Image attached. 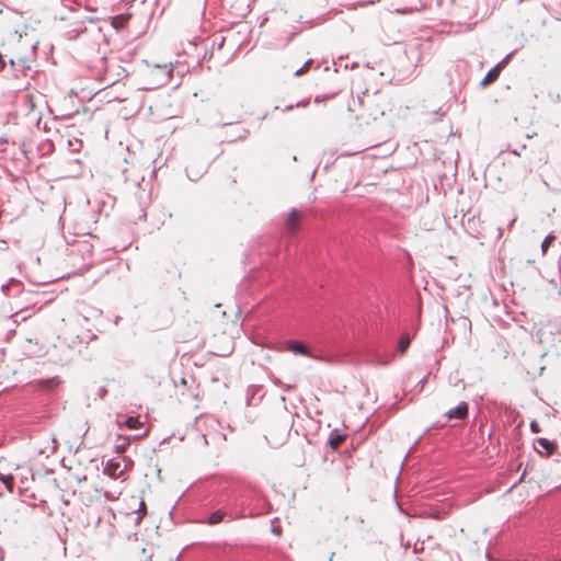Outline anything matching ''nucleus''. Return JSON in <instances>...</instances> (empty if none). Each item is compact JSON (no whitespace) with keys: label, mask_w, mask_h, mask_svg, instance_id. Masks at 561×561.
Segmentation results:
<instances>
[{"label":"nucleus","mask_w":561,"mask_h":561,"mask_svg":"<svg viewBox=\"0 0 561 561\" xmlns=\"http://www.w3.org/2000/svg\"><path fill=\"white\" fill-rule=\"evenodd\" d=\"M173 72L172 64H163V65H153L148 68L146 73L148 85L145 87L146 90L157 89L167 84L170 81V78Z\"/></svg>","instance_id":"f257e3e1"},{"label":"nucleus","mask_w":561,"mask_h":561,"mask_svg":"<svg viewBox=\"0 0 561 561\" xmlns=\"http://www.w3.org/2000/svg\"><path fill=\"white\" fill-rule=\"evenodd\" d=\"M123 461L124 459L121 457L107 460L104 465L103 472L112 479L122 478L126 470V465L123 466Z\"/></svg>","instance_id":"f03ea898"},{"label":"nucleus","mask_w":561,"mask_h":561,"mask_svg":"<svg viewBox=\"0 0 561 561\" xmlns=\"http://www.w3.org/2000/svg\"><path fill=\"white\" fill-rule=\"evenodd\" d=\"M286 347L288 351L293 352L296 355H302L311 358H317L312 356L306 344L296 340H289L286 342Z\"/></svg>","instance_id":"7ed1b4c3"},{"label":"nucleus","mask_w":561,"mask_h":561,"mask_svg":"<svg viewBox=\"0 0 561 561\" xmlns=\"http://www.w3.org/2000/svg\"><path fill=\"white\" fill-rule=\"evenodd\" d=\"M300 213L293 208L288 215V218L285 222V228L287 230L288 233L290 234H295L298 230V227H299V221H300Z\"/></svg>","instance_id":"20e7f679"},{"label":"nucleus","mask_w":561,"mask_h":561,"mask_svg":"<svg viewBox=\"0 0 561 561\" xmlns=\"http://www.w3.org/2000/svg\"><path fill=\"white\" fill-rule=\"evenodd\" d=\"M535 447L539 454L546 456L552 455L556 449L554 443L543 437L535 440Z\"/></svg>","instance_id":"39448f33"},{"label":"nucleus","mask_w":561,"mask_h":561,"mask_svg":"<svg viewBox=\"0 0 561 561\" xmlns=\"http://www.w3.org/2000/svg\"><path fill=\"white\" fill-rule=\"evenodd\" d=\"M468 415V404L467 402L462 401L460 402L456 408L448 410L445 413V416L447 419H457V420H463Z\"/></svg>","instance_id":"423d86ee"},{"label":"nucleus","mask_w":561,"mask_h":561,"mask_svg":"<svg viewBox=\"0 0 561 561\" xmlns=\"http://www.w3.org/2000/svg\"><path fill=\"white\" fill-rule=\"evenodd\" d=\"M345 435L341 434L337 430H333L329 436V445L332 449H337L344 442Z\"/></svg>","instance_id":"0eeeda50"},{"label":"nucleus","mask_w":561,"mask_h":561,"mask_svg":"<svg viewBox=\"0 0 561 561\" xmlns=\"http://www.w3.org/2000/svg\"><path fill=\"white\" fill-rule=\"evenodd\" d=\"M3 489L13 491V477L11 474L0 473V496L3 495Z\"/></svg>","instance_id":"6e6552de"},{"label":"nucleus","mask_w":561,"mask_h":561,"mask_svg":"<svg viewBox=\"0 0 561 561\" xmlns=\"http://www.w3.org/2000/svg\"><path fill=\"white\" fill-rule=\"evenodd\" d=\"M500 72H501L500 67L494 66L493 68H491L488 71L485 77L482 79L481 84L488 85V84L494 82L499 78Z\"/></svg>","instance_id":"1a4fd4ad"},{"label":"nucleus","mask_w":561,"mask_h":561,"mask_svg":"<svg viewBox=\"0 0 561 561\" xmlns=\"http://www.w3.org/2000/svg\"><path fill=\"white\" fill-rule=\"evenodd\" d=\"M226 516V513L221 510H218L214 513H211L208 517V524L209 525H216L224 520Z\"/></svg>","instance_id":"9d476101"},{"label":"nucleus","mask_w":561,"mask_h":561,"mask_svg":"<svg viewBox=\"0 0 561 561\" xmlns=\"http://www.w3.org/2000/svg\"><path fill=\"white\" fill-rule=\"evenodd\" d=\"M59 383V380L55 377V378H49V379H45V380H41L39 381V385L43 387V388H46V389H53L55 388L57 385Z\"/></svg>","instance_id":"9b49d317"},{"label":"nucleus","mask_w":561,"mask_h":561,"mask_svg":"<svg viewBox=\"0 0 561 561\" xmlns=\"http://www.w3.org/2000/svg\"><path fill=\"white\" fill-rule=\"evenodd\" d=\"M11 285L20 287V283L12 278L8 284L1 285V291L3 293V295H5V296L10 295V286Z\"/></svg>","instance_id":"f8f14e48"},{"label":"nucleus","mask_w":561,"mask_h":561,"mask_svg":"<svg viewBox=\"0 0 561 561\" xmlns=\"http://www.w3.org/2000/svg\"><path fill=\"white\" fill-rule=\"evenodd\" d=\"M554 239H556V238H554V236H553V234H551V233H550V234H548V236L543 239V241H542V243H541V250H542V253H546V252H547V250H548L549 245L551 244V242H552Z\"/></svg>","instance_id":"ddd939ff"},{"label":"nucleus","mask_w":561,"mask_h":561,"mask_svg":"<svg viewBox=\"0 0 561 561\" xmlns=\"http://www.w3.org/2000/svg\"><path fill=\"white\" fill-rule=\"evenodd\" d=\"M410 345V337L408 335H403L400 337V341H399V348L400 351L403 353L407 351V348L409 347Z\"/></svg>","instance_id":"4468645a"},{"label":"nucleus","mask_w":561,"mask_h":561,"mask_svg":"<svg viewBox=\"0 0 561 561\" xmlns=\"http://www.w3.org/2000/svg\"><path fill=\"white\" fill-rule=\"evenodd\" d=\"M125 423H126L127 427L130 430H135L140 425L138 417H134V416L127 417Z\"/></svg>","instance_id":"2eb2a0df"},{"label":"nucleus","mask_w":561,"mask_h":561,"mask_svg":"<svg viewBox=\"0 0 561 561\" xmlns=\"http://www.w3.org/2000/svg\"><path fill=\"white\" fill-rule=\"evenodd\" d=\"M311 64H312V60H311V59L307 60V61L304 64V66H302V67H300L299 69H297V70L295 71V76H296V77H298V76H301V75H304L305 72H307V71H308V69L310 68Z\"/></svg>","instance_id":"dca6fc26"},{"label":"nucleus","mask_w":561,"mask_h":561,"mask_svg":"<svg viewBox=\"0 0 561 561\" xmlns=\"http://www.w3.org/2000/svg\"><path fill=\"white\" fill-rule=\"evenodd\" d=\"M83 31H84V28L79 26L77 28H73V30L69 31L67 33V36H68L69 39H76L79 36V34L82 33Z\"/></svg>","instance_id":"f3484780"},{"label":"nucleus","mask_w":561,"mask_h":561,"mask_svg":"<svg viewBox=\"0 0 561 561\" xmlns=\"http://www.w3.org/2000/svg\"><path fill=\"white\" fill-rule=\"evenodd\" d=\"M128 442L126 439L123 443L115 445L114 449L117 454H123L126 450Z\"/></svg>","instance_id":"a211bd4d"},{"label":"nucleus","mask_w":561,"mask_h":561,"mask_svg":"<svg viewBox=\"0 0 561 561\" xmlns=\"http://www.w3.org/2000/svg\"><path fill=\"white\" fill-rule=\"evenodd\" d=\"M138 511L142 512V514L140 516H138L137 522H139L142 518V516L146 514V504H145L144 501L139 502V510Z\"/></svg>","instance_id":"6ab92c4d"},{"label":"nucleus","mask_w":561,"mask_h":561,"mask_svg":"<svg viewBox=\"0 0 561 561\" xmlns=\"http://www.w3.org/2000/svg\"><path fill=\"white\" fill-rule=\"evenodd\" d=\"M530 431L533 433H539L540 432V426H539V424L536 421H533L530 423Z\"/></svg>","instance_id":"aec40b11"},{"label":"nucleus","mask_w":561,"mask_h":561,"mask_svg":"<svg viewBox=\"0 0 561 561\" xmlns=\"http://www.w3.org/2000/svg\"><path fill=\"white\" fill-rule=\"evenodd\" d=\"M511 58V55H507L503 60H501L497 65H495L496 67H500V70H502V68L507 64V61L510 60Z\"/></svg>","instance_id":"412c9836"},{"label":"nucleus","mask_w":561,"mask_h":561,"mask_svg":"<svg viewBox=\"0 0 561 561\" xmlns=\"http://www.w3.org/2000/svg\"><path fill=\"white\" fill-rule=\"evenodd\" d=\"M26 101L30 103L31 110H34L33 96L26 95Z\"/></svg>","instance_id":"4be33fe9"},{"label":"nucleus","mask_w":561,"mask_h":561,"mask_svg":"<svg viewBox=\"0 0 561 561\" xmlns=\"http://www.w3.org/2000/svg\"><path fill=\"white\" fill-rule=\"evenodd\" d=\"M53 443H54V445H53V447H51V451H54V450L56 449V440H55V439H53Z\"/></svg>","instance_id":"5701e85b"},{"label":"nucleus","mask_w":561,"mask_h":561,"mask_svg":"<svg viewBox=\"0 0 561 561\" xmlns=\"http://www.w3.org/2000/svg\"><path fill=\"white\" fill-rule=\"evenodd\" d=\"M333 557H334V553L332 552L330 556V561L333 559Z\"/></svg>","instance_id":"b1692460"}]
</instances>
